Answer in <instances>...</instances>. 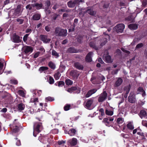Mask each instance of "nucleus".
Masks as SVG:
<instances>
[{"instance_id": "nucleus-1", "label": "nucleus", "mask_w": 147, "mask_h": 147, "mask_svg": "<svg viewBox=\"0 0 147 147\" xmlns=\"http://www.w3.org/2000/svg\"><path fill=\"white\" fill-rule=\"evenodd\" d=\"M55 33L57 35L59 36H65L67 35V30L59 28H57L55 29Z\"/></svg>"}, {"instance_id": "nucleus-2", "label": "nucleus", "mask_w": 147, "mask_h": 147, "mask_svg": "<svg viewBox=\"0 0 147 147\" xmlns=\"http://www.w3.org/2000/svg\"><path fill=\"white\" fill-rule=\"evenodd\" d=\"M39 140L40 141L44 144H46L48 142L50 144H52L53 140L51 138H49L47 136H40L39 137Z\"/></svg>"}, {"instance_id": "nucleus-3", "label": "nucleus", "mask_w": 147, "mask_h": 147, "mask_svg": "<svg viewBox=\"0 0 147 147\" xmlns=\"http://www.w3.org/2000/svg\"><path fill=\"white\" fill-rule=\"evenodd\" d=\"M42 129V126L41 124L39 123H36L34 125V130L33 133V136L34 137H36V134H35V133L36 132L38 133L40 132Z\"/></svg>"}, {"instance_id": "nucleus-4", "label": "nucleus", "mask_w": 147, "mask_h": 147, "mask_svg": "<svg viewBox=\"0 0 147 147\" xmlns=\"http://www.w3.org/2000/svg\"><path fill=\"white\" fill-rule=\"evenodd\" d=\"M125 25L123 24H119L116 25L114 28V30L119 33L122 32L124 28Z\"/></svg>"}, {"instance_id": "nucleus-5", "label": "nucleus", "mask_w": 147, "mask_h": 147, "mask_svg": "<svg viewBox=\"0 0 147 147\" xmlns=\"http://www.w3.org/2000/svg\"><path fill=\"white\" fill-rule=\"evenodd\" d=\"M107 96V94L105 91L101 93L100 95L98 101L99 102H102L104 101L106 99Z\"/></svg>"}, {"instance_id": "nucleus-6", "label": "nucleus", "mask_w": 147, "mask_h": 147, "mask_svg": "<svg viewBox=\"0 0 147 147\" xmlns=\"http://www.w3.org/2000/svg\"><path fill=\"white\" fill-rule=\"evenodd\" d=\"M103 58L106 62L108 63H111L113 61V60L111 59V57L109 55L107 52V54L104 55H103Z\"/></svg>"}, {"instance_id": "nucleus-7", "label": "nucleus", "mask_w": 147, "mask_h": 147, "mask_svg": "<svg viewBox=\"0 0 147 147\" xmlns=\"http://www.w3.org/2000/svg\"><path fill=\"white\" fill-rule=\"evenodd\" d=\"M94 101L93 98H90L87 100L85 104V107L87 109H90Z\"/></svg>"}, {"instance_id": "nucleus-8", "label": "nucleus", "mask_w": 147, "mask_h": 147, "mask_svg": "<svg viewBox=\"0 0 147 147\" xmlns=\"http://www.w3.org/2000/svg\"><path fill=\"white\" fill-rule=\"evenodd\" d=\"M79 1L78 0H75L74 1H70L67 3L68 7H74L76 4L79 3Z\"/></svg>"}, {"instance_id": "nucleus-9", "label": "nucleus", "mask_w": 147, "mask_h": 147, "mask_svg": "<svg viewBox=\"0 0 147 147\" xmlns=\"http://www.w3.org/2000/svg\"><path fill=\"white\" fill-rule=\"evenodd\" d=\"M40 38L41 40L45 43H49L50 41V39L48 38L47 36L44 35H41L40 36Z\"/></svg>"}, {"instance_id": "nucleus-10", "label": "nucleus", "mask_w": 147, "mask_h": 147, "mask_svg": "<svg viewBox=\"0 0 147 147\" xmlns=\"http://www.w3.org/2000/svg\"><path fill=\"white\" fill-rule=\"evenodd\" d=\"M122 82L123 80L121 78H117L115 82L114 86L115 87H118L121 85Z\"/></svg>"}, {"instance_id": "nucleus-11", "label": "nucleus", "mask_w": 147, "mask_h": 147, "mask_svg": "<svg viewBox=\"0 0 147 147\" xmlns=\"http://www.w3.org/2000/svg\"><path fill=\"white\" fill-rule=\"evenodd\" d=\"M12 38L13 42H15L19 43L21 42V40L20 39V37L15 34H13Z\"/></svg>"}, {"instance_id": "nucleus-12", "label": "nucleus", "mask_w": 147, "mask_h": 147, "mask_svg": "<svg viewBox=\"0 0 147 147\" xmlns=\"http://www.w3.org/2000/svg\"><path fill=\"white\" fill-rule=\"evenodd\" d=\"M129 101L131 103L134 102L136 101V98L131 93L128 98Z\"/></svg>"}, {"instance_id": "nucleus-13", "label": "nucleus", "mask_w": 147, "mask_h": 147, "mask_svg": "<svg viewBox=\"0 0 147 147\" xmlns=\"http://www.w3.org/2000/svg\"><path fill=\"white\" fill-rule=\"evenodd\" d=\"M93 54L92 52H89L86 55V61L88 62H90L92 61L91 57Z\"/></svg>"}, {"instance_id": "nucleus-14", "label": "nucleus", "mask_w": 147, "mask_h": 147, "mask_svg": "<svg viewBox=\"0 0 147 147\" xmlns=\"http://www.w3.org/2000/svg\"><path fill=\"white\" fill-rule=\"evenodd\" d=\"M97 90L96 89H94L89 90L86 94V97H89L91 96L92 94L95 93Z\"/></svg>"}, {"instance_id": "nucleus-15", "label": "nucleus", "mask_w": 147, "mask_h": 147, "mask_svg": "<svg viewBox=\"0 0 147 147\" xmlns=\"http://www.w3.org/2000/svg\"><path fill=\"white\" fill-rule=\"evenodd\" d=\"M24 52L26 53H27L29 52H32L33 49L32 48L28 46H26L24 47Z\"/></svg>"}, {"instance_id": "nucleus-16", "label": "nucleus", "mask_w": 147, "mask_h": 147, "mask_svg": "<svg viewBox=\"0 0 147 147\" xmlns=\"http://www.w3.org/2000/svg\"><path fill=\"white\" fill-rule=\"evenodd\" d=\"M5 62V61L2 59H0V74H2L3 71V64Z\"/></svg>"}, {"instance_id": "nucleus-17", "label": "nucleus", "mask_w": 147, "mask_h": 147, "mask_svg": "<svg viewBox=\"0 0 147 147\" xmlns=\"http://www.w3.org/2000/svg\"><path fill=\"white\" fill-rule=\"evenodd\" d=\"M68 142L71 145L74 146L77 143V140L76 139L74 138L72 139L69 140L68 141Z\"/></svg>"}, {"instance_id": "nucleus-18", "label": "nucleus", "mask_w": 147, "mask_h": 147, "mask_svg": "<svg viewBox=\"0 0 147 147\" xmlns=\"http://www.w3.org/2000/svg\"><path fill=\"white\" fill-rule=\"evenodd\" d=\"M102 121L105 123L106 126L109 127L110 126L112 125V122H111L109 121L108 118H105Z\"/></svg>"}, {"instance_id": "nucleus-19", "label": "nucleus", "mask_w": 147, "mask_h": 147, "mask_svg": "<svg viewBox=\"0 0 147 147\" xmlns=\"http://www.w3.org/2000/svg\"><path fill=\"white\" fill-rule=\"evenodd\" d=\"M74 66L77 69L80 70H82L84 68L83 65L78 63H75Z\"/></svg>"}, {"instance_id": "nucleus-20", "label": "nucleus", "mask_w": 147, "mask_h": 147, "mask_svg": "<svg viewBox=\"0 0 147 147\" xmlns=\"http://www.w3.org/2000/svg\"><path fill=\"white\" fill-rule=\"evenodd\" d=\"M128 28L131 30H136L138 28V26L136 24H132L128 25Z\"/></svg>"}, {"instance_id": "nucleus-21", "label": "nucleus", "mask_w": 147, "mask_h": 147, "mask_svg": "<svg viewBox=\"0 0 147 147\" xmlns=\"http://www.w3.org/2000/svg\"><path fill=\"white\" fill-rule=\"evenodd\" d=\"M140 116L141 118L146 116V113L144 110H141L140 113Z\"/></svg>"}, {"instance_id": "nucleus-22", "label": "nucleus", "mask_w": 147, "mask_h": 147, "mask_svg": "<svg viewBox=\"0 0 147 147\" xmlns=\"http://www.w3.org/2000/svg\"><path fill=\"white\" fill-rule=\"evenodd\" d=\"M40 15L39 14H36L33 15L32 16V19L34 20H38L40 18Z\"/></svg>"}, {"instance_id": "nucleus-23", "label": "nucleus", "mask_w": 147, "mask_h": 147, "mask_svg": "<svg viewBox=\"0 0 147 147\" xmlns=\"http://www.w3.org/2000/svg\"><path fill=\"white\" fill-rule=\"evenodd\" d=\"M76 130L73 129H71L68 131V134L70 136H73L75 135L76 132Z\"/></svg>"}, {"instance_id": "nucleus-24", "label": "nucleus", "mask_w": 147, "mask_h": 147, "mask_svg": "<svg viewBox=\"0 0 147 147\" xmlns=\"http://www.w3.org/2000/svg\"><path fill=\"white\" fill-rule=\"evenodd\" d=\"M48 69V67H47L42 66L41 67L39 68V71L42 72L44 71L45 72Z\"/></svg>"}, {"instance_id": "nucleus-25", "label": "nucleus", "mask_w": 147, "mask_h": 147, "mask_svg": "<svg viewBox=\"0 0 147 147\" xmlns=\"http://www.w3.org/2000/svg\"><path fill=\"white\" fill-rule=\"evenodd\" d=\"M67 51L71 53H77V51L73 47H70L68 49Z\"/></svg>"}, {"instance_id": "nucleus-26", "label": "nucleus", "mask_w": 147, "mask_h": 147, "mask_svg": "<svg viewBox=\"0 0 147 147\" xmlns=\"http://www.w3.org/2000/svg\"><path fill=\"white\" fill-rule=\"evenodd\" d=\"M30 102H34L35 105H36V103L38 102V98H32L30 99Z\"/></svg>"}, {"instance_id": "nucleus-27", "label": "nucleus", "mask_w": 147, "mask_h": 147, "mask_svg": "<svg viewBox=\"0 0 147 147\" xmlns=\"http://www.w3.org/2000/svg\"><path fill=\"white\" fill-rule=\"evenodd\" d=\"M48 81L50 84H53L54 82V79L53 77L50 76H49L48 78Z\"/></svg>"}, {"instance_id": "nucleus-28", "label": "nucleus", "mask_w": 147, "mask_h": 147, "mask_svg": "<svg viewBox=\"0 0 147 147\" xmlns=\"http://www.w3.org/2000/svg\"><path fill=\"white\" fill-rule=\"evenodd\" d=\"M130 85H129L124 87V90L126 94H128L130 89Z\"/></svg>"}, {"instance_id": "nucleus-29", "label": "nucleus", "mask_w": 147, "mask_h": 147, "mask_svg": "<svg viewBox=\"0 0 147 147\" xmlns=\"http://www.w3.org/2000/svg\"><path fill=\"white\" fill-rule=\"evenodd\" d=\"M105 113L107 115L110 116L113 115V111L110 110L109 109H106Z\"/></svg>"}, {"instance_id": "nucleus-30", "label": "nucleus", "mask_w": 147, "mask_h": 147, "mask_svg": "<svg viewBox=\"0 0 147 147\" xmlns=\"http://www.w3.org/2000/svg\"><path fill=\"white\" fill-rule=\"evenodd\" d=\"M51 54L53 56L55 57L56 58H57L59 57L58 53L54 50L52 51Z\"/></svg>"}, {"instance_id": "nucleus-31", "label": "nucleus", "mask_w": 147, "mask_h": 147, "mask_svg": "<svg viewBox=\"0 0 147 147\" xmlns=\"http://www.w3.org/2000/svg\"><path fill=\"white\" fill-rule=\"evenodd\" d=\"M86 12L91 15H94L96 13L95 12L91 9H88L87 10Z\"/></svg>"}, {"instance_id": "nucleus-32", "label": "nucleus", "mask_w": 147, "mask_h": 147, "mask_svg": "<svg viewBox=\"0 0 147 147\" xmlns=\"http://www.w3.org/2000/svg\"><path fill=\"white\" fill-rule=\"evenodd\" d=\"M25 106L23 103L19 104L18 105V108L19 110L22 111L24 109Z\"/></svg>"}, {"instance_id": "nucleus-33", "label": "nucleus", "mask_w": 147, "mask_h": 147, "mask_svg": "<svg viewBox=\"0 0 147 147\" xmlns=\"http://www.w3.org/2000/svg\"><path fill=\"white\" fill-rule=\"evenodd\" d=\"M48 65L52 69H54L55 68V64L52 62H50L48 63Z\"/></svg>"}, {"instance_id": "nucleus-34", "label": "nucleus", "mask_w": 147, "mask_h": 147, "mask_svg": "<svg viewBox=\"0 0 147 147\" xmlns=\"http://www.w3.org/2000/svg\"><path fill=\"white\" fill-rule=\"evenodd\" d=\"M34 6L37 9H39L42 7V5L41 3H36L34 5Z\"/></svg>"}, {"instance_id": "nucleus-35", "label": "nucleus", "mask_w": 147, "mask_h": 147, "mask_svg": "<svg viewBox=\"0 0 147 147\" xmlns=\"http://www.w3.org/2000/svg\"><path fill=\"white\" fill-rule=\"evenodd\" d=\"M16 119H15L14 120V123L15 125V126L16 127V128L15 129H13V132L14 133H16L18 131H19V129L18 128V126L17 125H16V123H15V121H16Z\"/></svg>"}, {"instance_id": "nucleus-36", "label": "nucleus", "mask_w": 147, "mask_h": 147, "mask_svg": "<svg viewBox=\"0 0 147 147\" xmlns=\"http://www.w3.org/2000/svg\"><path fill=\"white\" fill-rule=\"evenodd\" d=\"M127 128L130 129H134L133 124L131 122L129 123L127 125Z\"/></svg>"}, {"instance_id": "nucleus-37", "label": "nucleus", "mask_w": 147, "mask_h": 147, "mask_svg": "<svg viewBox=\"0 0 147 147\" xmlns=\"http://www.w3.org/2000/svg\"><path fill=\"white\" fill-rule=\"evenodd\" d=\"M124 121V120L122 118H119L117 119V123L119 124H121Z\"/></svg>"}, {"instance_id": "nucleus-38", "label": "nucleus", "mask_w": 147, "mask_h": 147, "mask_svg": "<svg viewBox=\"0 0 147 147\" xmlns=\"http://www.w3.org/2000/svg\"><path fill=\"white\" fill-rule=\"evenodd\" d=\"M54 76L55 80H57L59 78L60 76V74L59 72L57 73L54 75Z\"/></svg>"}, {"instance_id": "nucleus-39", "label": "nucleus", "mask_w": 147, "mask_h": 147, "mask_svg": "<svg viewBox=\"0 0 147 147\" xmlns=\"http://www.w3.org/2000/svg\"><path fill=\"white\" fill-rule=\"evenodd\" d=\"M65 83L67 85H69L72 84L73 82L69 79H67L65 81Z\"/></svg>"}, {"instance_id": "nucleus-40", "label": "nucleus", "mask_w": 147, "mask_h": 147, "mask_svg": "<svg viewBox=\"0 0 147 147\" xmlns=\"http://www.w3.org/2000/svg\"><path fill=\"white\" fill-rule=\"evenodd\" d=\"M18 93L19 95L22 96V97H24L25 96V93L24 91L22 90H20L18 91Z\"/></svg>"}, {"instance_id": "nucleus-41", "label": "nucleus", "mask_w": 147, "mask_h": 147, "mask_svg": "<svg viewBox=\"0 0 147 147\" xmlns=\"http://www.w3.org/2000/svg\"><path fill=\"white\" fill-rule=\"evenodd\" d=\"M46 3V7H45V9H48L49 7L51 5V3L50 1H47L45 2Z\"/></svg>"}, {"instance_id": "nucleus-42", "label": "nucleus", "mask_w": 147, "mask_h": 147, "mask_svg": "<svg viewBox=\"0 0 147 147\" xmlns=\"http://www.w3.org/2000/svg\"><path fill=\"white\" fill-rule=\"evenodd\" d=\"M45 100H47V101H52L54 100V98H53L51 97H48L45 98Z\"/></svg>"}, {"instance_id": "nucleus-43", "label": "nucleus", "mask_w": 147, "mask_h": 147, "mask_svg": "<svg viewBox=\"0 0 147 147\" xmlns=\"http://www.w3.org/2000/svg\"><path fill=\"white\" fill-rule=\"evenodd\" d=\"M37 92L38 94V95L40 96V95L41 94V93L42 92V91L41 90H35L34 91V94L35 95H36V93Z\"/></svg>"}, {"instance_id": "nucleus-44", "label": "nucleus", "mask_w": 147, "mask_h": 147, "mask_svg": "<svg viewBox=\"0 0 147 147\" xmlns=\"http://www.w3.org/2000/svg\"><path fill=\"white\" fill-rule=\"evenodd\" d=\"M70 107V105H67L64 107V109L65 111H67L69 110Z\"/></svg>"}, {"instance_id": "nucleus-45", "label": "nucleus", "mask_w": 147, "mask_h": 147, "mask_svg": "<svg viewBox=\"0 0 147 147\" xmlns=\"http://www.w3.org/2000/svg\"><path fill=\"white\" fill-rule=\"evenodd\" d=\"M29 35V34H26L24 36L23 38V40L25 42L26 41L27 39V38Z\"/></svg>"}, {"instance_id": "nucleus-46", "label": "nucleus", "mask_w": 147, "mask_h": 147, "mask_svg": "<svg viewBox=\"0 0 147 147\" xmlns=\"http://www.w3.org/2000/svg\"><path fill=\"white\" fill-rule=\"evenodd\" d=\"M40 54V52L39 51L36 52L34 55V58H37L39 56Z\"/></svg>"}, {"instance_id": "nucleus-47", "label": "nucleus", "mask_w": 147, "mask_h": 147, "mask_svg": "<svg viewBox=\"0 0 147 147\" xmlns=\"http://www.w3.org/2000/svg\"><path fill=\"white\" fill-rule=\"evenodd\" d=\"M10 82L11 84H18V81L15 80H10Z\"/></svg>"}, {"instance_id": "nucleus-48", "label": "nucleus", "mask_w": 147, "mask_h": 147, "mask_svg": "<svg viewBox=\"0 0 147 147\" xmlns=\"http://www.w3.org/2000/svg\"><path fill=\"white\" fill-rule=\"evenodd\" d=\"M106 38L105 39V40H104V42L103 43H102L101 44V46H103L107 42V38H108L109 37V36L108 35H107L106 36Z\"/></svg>"}, {"instance_id": "nucleus-49", "label": "nucleus", "mask_w": 147, "mask_h": 147, "mask_svg": "<svg viewBox=\"0 0 147 147\" xmlns=\"http://www.w3.org/2000/svg\"><path fill=\"white\" fill-rule=\"evenodd\" d=\"M64 84V82L63 81H60L59 82L58 86L59 87L62 86Z\"/></svg>"}, {"instance_id": "nucleus-50", "label": "nucleus", "mask_w": 147, "mask_h": 147, "mask_svg": "<svg viewBox=\"0 0 147 147\" xmlns=\"http://www.w3.org/2000/svg\"><path fill=\"white\" fill-rule=\"evenodd\" d=\"M143 46V45L142 43H140L138 44L136 46V49H139L141 48Z\"/></svg>"}, {"instance_id": "nucleus-51", "label": "nucleus", "mask_w": 147, "mask_h": 147, "mask_svg": "<svg viewBox=\"0 0 147 147\" xmlns=\"http://www.w3.org/2000/svg\"><path fill=\"white\" fill-rule=\"evenodd\" d=\"M17 21L19 22L20 24H22L24 22V20L22 19H17Z\"/></svg>"}, {"instance_id": "nucleus-52", "label": "nucleus", "mask_w": 147, "mask_h": 147, "mask_svg": "<svg viewBox=\"0 0 147 147\" xmlns=\"http://www.w3.org/2000/svg\"><path fill=\"white\" fill-rule=\"evenodd\" d=\"M26 8L27 9H28L29 10H31L32 8V5H28L26 6Z\"/></svg>"}, {"instance_id": "nucleus-53", "label": "nucleus", "mask_w": 147, "mask_h": 147, "mask_svg": "<svg viewBox=\"0 0 147 147\" xmlns=\"http://www.w3.org/2000/svg\"><path fill=\"white\" fill-rule=\"evenodd\" d=\"M65 141H59L58 142V144L59 145H61L65 143Z\"/></svg>"}, {"instance_id": "nucleus-54", "label": "nucleus", "mask_w": 147, "mask_h": 147, "mask_svg": "<svg viewBox=\"0 0 147 147\" xmlns=\"http://www.w3.org/2000/svg\"><path fill=\"white\" fill-rule=\"evenodd\" d=\"M16 145L18 146H19L20 145V140H17V139H16Z\"/></svg>"}, {"instance_id": "nucleus-55", "label": "nucleus", "mask_w": 147, "mask_h": 147, "mask_svg": "<svg viewBox=\"0 0 147 147\" xmlns=\"http://www.w3.org/2000/svg\"><path fill=\"white\" fill-rule=\"evenodd\" d=\"M45 29L47 31L49 32L51 28L48 26H46L45 28Z\"/></svg>"}, {"instance_id": "nucleus-56", "label": "nucleus", "mask_w": 147, "mask_h": 147, "mask_svg": "<svg viewBox=\"0 0 147 147\" xmlns=\"http://www.w3.org/2000/svg\"><path fill=\"white\" fill-rule=\"evenodd\" d=\"M48 9H45L46 13L47 14H49L51 13V11L50 10Z\"/></svg>"}, {"instance_id": "nucleus-57", "label": "nucleus", "mask_w": 147, "mask_h": 147, "mask_svg": "<svg viewBox=\"0 0 147 147\" xmlns=\"http://www.w3.org/2000/svg\"><path fill=\"white\" fill-rule=\"evenodd\" d=\"M142 125L147 127V123L144 121H143L142 122Z\"/></svg>"}, {"instance_id": "nucleus-58", "label": "nucleus", "mask_w": 147, "mask_h": 147, "mask_svg": "<svg viewBox=\"0 0 147 147\" xmlns=\"http://www.w3.org/2000/svg\"><path fill=\"white\" fill-rule=\"evenodd\" d=\"M138 91H140V92H143L144 91V90L141 87H140L138 88Z\"/></svg>"}, {"instance_id": "nucleus-59", "label": "nucleus", "mask_w": 147, "mask_h": 147, "mask_svg": "<svg viewBox=\"0 0 147 147\" xmlns=\"http://www.w3.org/2000/svg\"><path fill=\"white\" fill-rule=\"evenodd\" d=\"M52 132L53 134H57L58 132V131L57 129H55L53 130Z\"/></svg>"}, {"instance_id": "nucleus-60", "label": "nucleus", "mask_w": 147, "mask_h": 147, "mask_svg": "<svg viewBox=\"0 0 147 147\" xmlns=\"http://www.w3.org/2000/svg\"><path fill=\"white\" fill-rule=\"evenodd\" d=\"M40 51H41L42 53H44L45 52V50L42 47H40L39 49Z\"/></svg>"}, {"instance_id": "nucleus-61", "label": "nucleus", "mask_w": 147, "mask_h": 147, "mask_svg": "<svg viewBox=\"0 0 147 147\" xmlns=\"http://www.w3.org/2000/svg\"><path fill=\"white\" fill-rule=\"evenodd\" d=\"M32 31V30L28 28L26 30V33H30Z\"/></svg>"}, {"instance_id": "nucleus-62", "label": "nucleus", "mask_w": 147, "mask_h": 147, "mask_svg": "<svg viewBox=\"0 0 147 147\" xmlns=\"http://www.w3.org/2000/svg\"><path fill=\"white\" fill-rule=\"evenodd\" d=\"M98 61L101 63H103L104 62L102 60V59L100 58H99L98 59Z\"/></svg>"}, {"instance_id": "nucleus-63", "label": "nucleus", "mask_w": 147, "mask_h": 147, "mask_svg": "<svg viewBox=\"0 0 147 147\" xmlns=\"http://www.w3.org/2000/svg\"><path fill=\"white\" fill-rule=\"evenodd\" d=\"M7 111V109L6 108H4L1 111L5 113Z\"/></svg>"}, {"instance_id": "nucleus-64", "label": "nucleus", "mask_w": 147, "mask_h": 147, "mask_svg": "<svg viewBox=\"0 0 147 147\" xmlns=\"http://www.w3.org/2000/svg\"><path fill=\"white\" fill-rule=\"evenodd\" d=\"M147 4V3L145 1H143L142 3V6L145 7Z\"/></svg>"}]
</instances>
